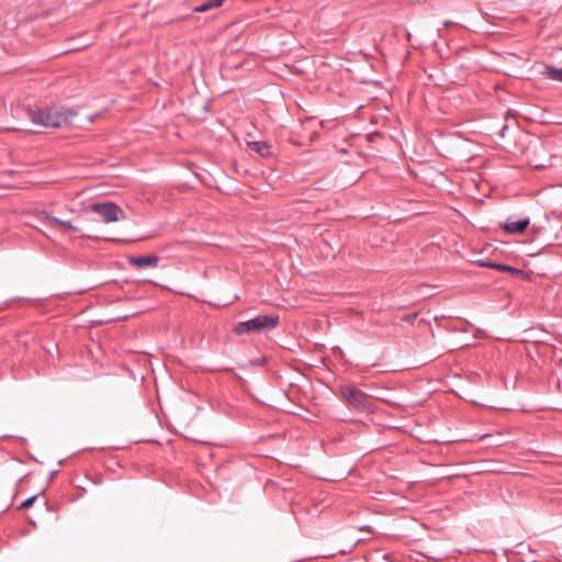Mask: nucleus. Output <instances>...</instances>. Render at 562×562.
<instances>
[{"label": "nucleus", "instance_id": "obj_1", "mask_svg": "<svg viewBox=\"0 0 562 562\" xmlns=\"http://www.w3.org/2000/svg\"><path fill=\"white\" fill-rule=\"evenodd\" d=\"M27 116L34 125L46 128H63L72 124L77 112L63 104H46L26 110Z\"/></svg>", "mask_w": 562, "mask_h": 562}, {"label": "nucleus", "instance_id": "obj_2", "mask_svg": "<svg viewBox=\"0 0 562 562\" xmlns=\"http://www.w3.org/2000/svg\"><path fill=\"white\" fill-rule=\"evenodd\" d=\"M279 323V317L274 315H259L250 321L240 322L236 324L233 331L236 335H245L249 333L261 331L265 329H272Z\"/></svg>", "mask_w": 562, "mask_h": 562}, {"label": "nucleus", "instance_id": "obj_3", "mask_svg": "<svg viewBox=\"0 0 562 562\" xmlns=\"http://www.w3.org/2000/svg\"><path fill=\"white\" fill-rule=\"evenodd\" d=\"M340 394L347 404L356 409H371L372 398L361 390L353 386H341Z\"/></svg>", "mask_w": 562, "mask_h": 562}, {"label": "nucleus", "instance_id": "obj_4", "mask_svg": "<svg viewBox=\"0 0 562 562\" xmlns=\"http://www.w3.org/2000/svg\"><path fill=\"white\" fill-rule=\"evenodd\" d=\"M91 211L99 214L105 223H114L125 220L124 211L115 203H94L90 206Z\"/></svg>", "mask_w": 562, "mask_h": 562}, {"label": "nucleus", "instance_id": "obj_5", "mask_svg": "<svg viewBox=\"0 0 562 562\" xmlns=\"http://www.w3.org/2000/svg\"><path fill=\"white\" fill-rule=\"evenodd\" d=\"M476 263L480 267L494 268V269H497L499 271L510 273L515 278H525L526 277V273L522 270L514 268V267H510V266H507V265L495 263V262H492L490 260H477Z\"/></svg>", "mask_w": 562, "mask_h": 562}, {"label": "nucleus", "instance_id": "obj_6", "mask_svg": "<svg viewBox=\"0 0 562 562\" xmlns=\"http://www.w3.org/2000/svg\"><path fill=\"white\" fill-rule=\"evenodd\" d=\"M128 261L137 268L157 267L159 257L157 255L130 257Z\"/></svg>", "mask_w": 562, "mask_h": 562}, {"label": "nucleus", "instance_id": "obj_7", "mask_svg": "<svg viewBox=\"0 0 562 562\" xmlns=\"http://www.w3.org/2000/svg\"><path fill=\"white\" fill-rule=\"evenodd\" d=\"M530 221L528 217L519 220L517 222H510L502 225V228L508 234H521L529 226Z\"/></svg>", "mask_w": 562, "mask_h": 562}, {"label": "nucleus", "instance_id": "obj_8", "mask_svg": "<svg viewBox=\"0 0 562 562\" xmlns=\"http://www.w3.org/2000/svg\"><path fill=\"white\" fill-rule=\"evenodd\" d=\"M43 215L45 216V218L53 221L55 224H57L60 227L67 228V229L72 231V232H79L80 231L79 226L74 225L69 221H64V220H60L58 217H55V216L50 215L48 212H43Z\"/></svg>", "mask_w": 562, "mask_h": 562}, {"label": "nucleus", "instance_id": "obj_9", "mask_svg": "<svg viewBox=\"0 0 562 562\" xmlns=\"http://www.w3.org/2000/svg\"><path fill=\"white\" fill-rule=\"evenodd\" d=\"M248 147L260 156L270 155V145L267 142H248Z\"/></svg>", "mask_w": 562, "mask_h": 562}, {"label": "nucleus", "instance_id": "obj_10", "mask_svg": "<svg viewBox=\"0 0 562 562\" xmlns=\"http://www.w3.org/2000/svg\"><path fill=\"white\" fill-rule=\"evenodd\" d=\"M225 0H209L207 2H205L204 4L195 8V11L196 12H205L210 9H213V8H218L222 5V3L224 2Z\"/></svg>", "mask_w": 562, "mask_h": 562}, {"label": "nucleus", "instance_id": "obj_11", "mask_svg": "<svg viewBox=\"0 0 562 562\" xmlns=\"http://www.w3.org/2000/svg\"><path fill=\"white\" fill-rule=\"evenodd\" d=\"M546 74L550 79L562 82V69L547 67Z\"/></svg>", "mask_w": 562, "mask_h": 562}, {"label": "nucleus", "instance_id": "obj_12", "mask_svg": "<svg viewBox=\"0 0 562 562\" xmlns=\"http://www.w3.org/2000/svg\"><path fill=\"white\" fill-rule=\"evenodd\" d=\"M35 499H36V496H32V497H30V498L25 499V501L20 505V507H19V508H20V509H23V508H27V507L32 506Z\"/></svg>", "mask_w": 562, "mask_h": 562}, {"label": "nucleus", "instance_id": "obj_13", "mask_svg": "<svg viewBox=\"0 0 562 562\" xmlns=\"http://www.w3.org/2000/svg\"><path fill=\"white\" fill-rule=\"evenodd\" d=\"M9 130H12V131H19V130H22L21 127H18V126H13V127H9Z\"/></svg>", "mask_w": 562, "mask_h": 562}, {"label": "nucleus", "instance_id": "obj_14", "mask_svg": "<svg viewBox=\"0 0 562 562\" xmlns=\"http://www.w3.org/2000/svg\"><path fill=\"white\" fill-rule=\"evenodd\" d=\"M359 529H360V530H368V531H371V530H370V527H360Z\"/></svg>", "mask_w": 562, "mask_h": 562}, {"label": "nucleus", "instance_id": "obj_15", "mask_svg": "<svg viewBox=\"0 0 562 562\" xmlns=\"http://www.w3.org/2000/svg\"><path fill=\"white\" fill-rule=\"evenodd\" d=\"M535 167H536V168H542V167H544V165H542V164L538 165V164H537V165H535Z\"/></svg>", "mask_w": 562, "mask_h": 562}]
</instances>
